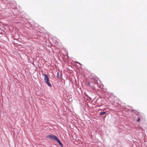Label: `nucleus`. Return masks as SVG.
<instances>
[{
  "mask_svg": "<svg viewBox=\"0 0 147 147\" xmlns=\"http://www.w3.org/2000/svg\"><path fill=\"white\" fill-rule=\"evenodd\" d=\"M44 80L46 84L50 87L52 86L51 84L49 82V78L48 76L46 74L44 75Z\"/></svg>",
  "mask_w": 147,
  "mask_h": 147,
  "instance_id": "f257e3e1",
  "label": "nucleus"
},
{
  "mask_svg": "<svg viewBox=\"0 0 147 147\" xmlns=\"http://www.w3.org/2000/svg\"><path fill=\"white\" fill-rule=\"evenodd\" d=\"M47 137L48 138L52 140H56L58 138L53 135H49L47 136Z\"/></svg>",
  "mask_w": 147,
  "mask_h": 147,
  "instance_id": "f03ea898",
  "label": "nucleus"
},
{
  "mask_svg": "<svg viewBox=\"0 0 147 147\" xmlns=\"http://www.w3.org/2000/svg\"><path fill=\"white\" fill-rule=\"evenodd\" d=\"M56 141H57V142H58V143L61 146H62V145H63V144H62V143L59 140V138H57V139L56 140Z\"/></svg>",
  "mask_w": 147,
  "mask_h": 147,
  "instance_id": "7ed1b4c3",
  "label": "nucleus"
},
{
  "mask_svg": "<svg viewBox=\"0 0 147 147\" xmlns=\"http://www.w3.org/2000/svg\"><path fill=\"white\" fill-rule=\"evenodd\" d=\"M91 78L92 80H96L98 79V78L96 76L93 77Z\"/></svg>",
  "mask_w": 147,
  "mask_h": 147,
  "instance_id": "20e7f679",
  "label": "nucleus"
},
{
  "mask_svg": "<svg viewBox=\"0 0 147 147\" xmlns=\"http://www.w3.org/2000/svg\"><path fill=\"white\" fill-rule=\"evenodd\" d=\"M106 113V112H101L100 113V115H103L104 114H105Z\"/></svg>",
  "mask_w": 147,
  "mask_h": 147,
  "instance_id": "39448f33",
  "label": "nucleus"
},
{
  "mask_svg": "<svg viewBox=\"0 0 147 147\" xmlns=\"http://www.w3.org/2000/svg\"><path fill=\"white\" fill-rule=\"evenodd\" d=\"M88 85L90 87L91 86L90 85V84L89 82H88L87 83Z\"/></svg>",
  "mask_w": 147,
  "mask_h": 147,
  "instance_id": "423d86ee",
  "label": "nucleus"
},
{
  "mask_svg": "<svg viewBox=\"0 0 147 147\" xmlns=\"http://www.w3.org/2000/svg\"><path fill=\"white\" fill-rule=\"evenodd\" d=\"M140 120V118H139L137 120V122H139Z\"/></svg>",
  "mask_w": 147,
  "mask_h": 147,
  "instance_id": "0eeeda50",
  "label": "nucleus"
},
{
  "mask_svg": "<svg viewBox=\"0 0 147 147\" xmlns=\"http://www.w3.org/2000/svg\"><path fill=\"white\" fill-rule=\"evenodd\" d=\"M94 82L95 83H96V82H95V81H94Z\"/></svg>",
  "mask_w": 147,
  "mask_h": 147,
  "instance_id": "6e6552de",
  "label": "nucleus"
}]
</instances>
